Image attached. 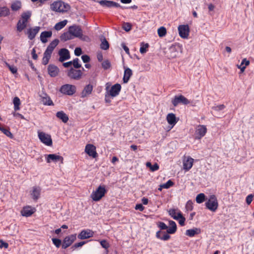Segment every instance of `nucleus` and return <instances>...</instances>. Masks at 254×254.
<instances>
[{"mask_svg":"<svg viewBox=\"0 0 254 254\" xmlns=\"http://www.w3.org/2000/svg\"><path fill=\"white\" fill-rule=\"evenodd\" d=\"M81 59L84 63H87L89 62L90 58L89 56L87 55H84L81 56Z\"/></svg>","mask_w":254,"mask_h":254,"instance_id":"56","label":"nucleus"},{"mask_svg":"<svg viewBox=\"0 0 254 254\" xmlns=\"http://www.w3.org/2000/svg\"><path fill=\"white\" fill-rule=\"evenodd\" d=\"M174 185V182L171 180H169L166 183L161 185V187L167 189L173 186Z\"/></svg>","mask_w":254,"mask_h":254,"instance_id":"49","label":"nucleus"},{"mask_svg":"<svg viewBox=\"0 0 254 254\" xmlns=\"http://www.w3.org/2000/svg\"><path fill=\"white\" fill-rule=\"evenodd\" d=\"M100 245L101 246L106 249H107L109 248L110 245L109 243L105 240H103L100 241Z\"/></svg>","mask_w":254,"mask_h":254,"instance_id":"53","label":"nucleus"},{"mask_svg":"<svg viewBox=\"0 0 254 254\" xmlns=\"http://www.w3.org/2000/svg\"><path fill=\"white\" fill-rule=\"evenodd\" d=\"M82 54V50L80 48H76L74 50V54L76 56H79Z\"/></svg>","mask_w":254,"mask_h":254,"instance_id":"60","label":"nucleus"},{"mask_svg":"<svg viewBox=\"0 0 254 254\" xmlns=\"http://www.w3.org/2000/svg\"><path fill=\"white\" fill-rule=\"evenodd\" d=\"M51 10L60 13H65L68 11L70 6L62 0L55 1L50 5Z\"/></svg>","mask_w":254,"mask_h":254,"instance_id":"2","label":"nucleus"},{"mask_svg":"<svg viewBox=\"0 0 254 254\" xmlns=\"http://www.w3.org/2000/svg\"><path fill=\"white\" fill-rule=\"evenodd\" d=\"M125 71L123 80L124 83H127L128 82L130 77L132 75V71L131 69L128 67H124Z\"/></svg>","mask_w":254,"mask_h":254,"instance_id":"25","label":"nucleus"},{"mask_svg":"<svg viewBox=\"0 0 254 254\" xmlns=\"http://www.w3.org/2000/svg\"><path fill=\"white\" fill-rule=\"evenodd\" d=\"M59 40L57 39L52 41L47 47L46 50L44 53L43 58L42 59V64L46 65L48 64L51 57V55L56 46L58 45Z\"/></svg>","mask_w":254,"mask_h":254,"instance_id":"1","label":"nucleus"},{"mask_svg":"<svg viewBox=\"0 0 254 254\" xmlns=\"http://www.w3.org/2000/svg\"><path fill=\"white\" fill-rule=\"evenodd\" d=\"M76 86L74 85L69 84H64L62 85L60 89V92L63 94L68 96L73 95L76 92Z\"/></svg>","mask_w":254,"mask_h":254,"instance_id":"7","label":"nucleus"},{"mask_svg":"<svg viewBox=\"0 0 254 254\" xmlns=\"http://www.w3.org/2000/svg\"><path fill=\"white\" fill-rule=\"evenodd\" d=\"M179 35L183 38H187L189 35L190 28L188 25H181L178 27Z\"/></svg>","mask_w":254,"mask_h":254,"instance_id":"16","label":"nucleus"},{"mask_svg":"<svg viewBox=\"0 0 254 254\" xmlns=\"http://www.w3.org/2000/svg\"><path fill=\"white\" fill-rule=\"evenodd\" d=\"M107 192L104 185H100L95 191H93L91 194V197L95 201H99Z\"/></svg>","mask_w":254,"mask_h":254,"instance_id":"5","label":"nucleus"},{"mask_svg":"<svg viewBox=\"0 0 254 254\" xmlns=\"http://www.w3.org/2000/svg\"><path fill=\"white\" fill-rule=\"evenodd\" d=\"M207 132V128L204 125L197 126L195 132V139H200L203 137Z\"/></svg>","mask_w":254,"mask_h":254,"instance_id":"13","label":"nucleus"},{"mask_svg":"<svg viewBox=\"0 0 254 254\" xmlns=\"http://www.w3.org/2000/svg\"><path fill=\"white\" fill-rule=\"evenodd\" d=\"M225 108V106L223 104L219 105L213 107V109L217 111L223 110Z\"/></svg>","mask_w":254,"mask_h":254,"instance_id":"55","label":"nucleus"},{"mask_svg":"<svg viewBox=\"0 0 254 254\" xmlns=\"http://www.w3.org/2000/svg\"><path fill=\"white\" fill-rule=\"evenodd\" d=\"M10 10L6 6L0 7V17H6L9 15Z\"/></svg>","mask_w":254,"mask_h":254,"instance_id":"36","label":"nucleus"},{"mask_svg":"<svg viewBox=\"0 0 254 254\" xmlns=\"http://www.w3.org/2000/svg\"><path fill=\"white\" fill-rule=\"evenodd\" d=\"M205 206L208 209L213 212H215L217 209L218 202L215 195L210 196L208 200L205 202Z\"/></svg>","mask_w":254,"mask_h":254,"instance_id":"6","label":"nucleus"},{"mask_svg":"<svg viewBox=\"0 0 254 254\" xmlns=\"http://www.w3.org/2000/svg\"><path fill=\"white\" fill-rule=\"evenodd\" d=\"M135 209L136 210H139L140 211H142L144 209V207L141 204H137L136 205Z\"/></svg>","mask_w":254,"mask_h":254,"instance_id":"64","label":"nucleus"},{"mask_svg":"<svg viewBox=\"0 0 254 254\" xmlns=\"http://www.w3.org/2000/svg\"><path fill=\"white\" fill-rule=\"evenodd\" d=\"M59 55L60 56L59 60L60 62H63L70 58L69 51L65 48L60 50L59 51Z\"/></svg>","mask_w":254,"mask_h":254,"instance_id":"18","label":"nucleus"},{"mask_svg":"<svg viewBox=\"0 0 254 254\" xmlns=\"http://www.w3.org/2000/svg\"><path fill=\"white\" fill-rule=\"evenodd\" d=\"M205 195L203 193L198 194L196 197V201L198 203H201L203 202L205 200Z\"/></svg>","mask_w":254,"mask_h":254,"instance_id":"47","label":"nucleus"},{"mask_svg":"<svg viewBox=\"0 0 254 254\" xmlns=\"http://www.w3.org/2000/svg\"><path fill=\"white\" fill-rule=\"evenodd\" d=\"M194 159L190 156H188L183 160V169L186 171H189L192 167Z\"/></svg>","mask_w":254,"mask_h":254,"instance_id":"19","label":"nucleus"},{"mask_svg":"<svg viewBox=\"0 0 254 254\" xmlns=\"http://www.w3.org/2000/svg\"><path fill=\"white\" fill-rule=\"evenodd\" d=\"M8 247V243L4 242L2 240H0V248L2 249L3 248H4L5 249H7Z\"/></svg>","mask_w":254,"mask_h":254,"instance_id":"61","label":"nucleus"},{"mask_svg":"<svg viewBox=\"0 0 254 254\" xmlns=\"http://www.w3.org/2000/svg\"><path fill=\"white\" fill-rule=\"evenodd\" d=\"M52 35L51 31L42 32L40 35V40L43 43H46L48 42L47 38L51 37Z\"/></svg>","mask_w":254,"mask_h":254,"instance_id":"27","label":"nucleus"},{"mask_svg":"<svg viewBox=\"0 0 254 254\" xmlns=\"http://www.w3.org/2000/svg\"><path fill=\"white\" fill-rule=\"evenodd\" d=\"M76 239V234H72L66 236L63 240L62 245V248L65 249L70 246L73 242Z\"/></svg>","mask_w":254,"mask_h":254,"instance_id":"12","label":"nucleus"},{"mask_svg":"<svg viewBox=\"0 0 254 254\" xmlns=\"http://www.w3.org/2000/svg\"><path fill=\"white\" fill-rule=\"evenodd\" d=\"M32 13L30 11H26L22 13L21 18L18 20L16 25L18 31L21 32L26 27L28 21Z\"/></svg>","mask_w":254,"mask_h":254,"instance_id":"3","label":"nucleus"},{"mask_svg":"<svg viewBox=\"0 0 254 254\" xmlns=\"http://www.w3.org/2000/svg\"><path fill=\"white\" fill-rule=\"evenodd\" d=\"M178 209L171 208L168 211L169 215L175 220H178Z\"/></svg>","mask_w":254,"mask_h":254,"instance_id":"38","label":"nucleus"},{"mask_svg":"<svg viewBox=\"0 0 254 254\" xmlns=\"http://www.w3.org/2000/svg\"><path fill=\"white\" fill-rule=\"evenodd\" d=\"M35 212V209L30 206H26L23 208L21 211V214L22 216L29 217Z\"/></svg>","mask_w":254,"mask_h":254,"instance_id":"21","label":"nucleus"},{"mask_svg":"<svg viewBox=\"0 0 254 254\" xmlns=\"http://www.w3.org/2000/svg\"><path fill=\"white\" fill-rule=\"evenodd\" d=\"M85 152L89 156L96 158L97 156L96 147L91 144H87L85 148Z\"/></svg>","mask_w":254,"mask_h":254,"instance_id":"17","label":"nucleus"},{"mask_svg":"<svg viewBox=\"0 0 254 254\" xmlns=\"http://www.w3.org/2000/svg\"><path fill=\"white\" fill-rule=\"evenodd\" d=\"M48 73L51 77H56L59 72L58 67L54 65L50 64L48 67Z\"/></svg>","mask_w":254,"mask_h":254,"instance_id":"24","label":"nucleus"},{"mask_svg":"<svg viewBox=\"0 0 254 254\" xmlns=\"http://www.w3.org/2000/svg\"><path fill=\"white\" fill-rule=\"evenodd\" d=\"M157 33L160 37H163L166 34L167 31L164 27H161L158 29Z\"/></svg>","mask_w":254,"mask_h":254,"instance_id":"46","label":"nucleus"},{"mask_svg":"<svg viewBox=\"0 0 254 254\" xmlns=\"http://www.w3.org/2000/svg\"><path fill=\"white\" fill-rule=\"evenodd\" d=\"M86 243V242H85V241H82V242H80L75 243L72 246L71 248L74 250L77 248L81 247L82 246H83Z\"/></svg>","mask_w":254,"mask_h":254,"instance_id":"52","label":"nucleus"},{"mask_svg":"<svg viewBox=\"0 0 254 254\" xmlns=\"http://www.w3.org/2000/svg\"><path fill=\"white\" fill-rule=\"evenodd\" d=\"M1 131L7 137H9L10 138H13V135L12 133L10 132V129L9 128H5L3 127L2 128V130Z\"/></svg>","mask_w":254,"mask_h":254,"instance_id":"44","label":"nucleus"},{"mask_svg":"<svg viewBox=\"0 0 254 254\" xmlns=\"http://www.w3.org/2000/svg\"><path fill=\"white\" fill-rule=\"evenodd\" d=\"M38 133L39 138L43 143L47 146L52 145V139L50 135L42 131H38Z\"/></svg>","mask_w":254,"mask_h":254,"instance_id":"9","label":"nucleus"},{"mask_svg":"<svg viewBox=\"0 0 254 254\" xmlns=\"http://www.w3.org/2000/svg\"><path fill=\"white\" fill-rule=\"evenodd\" d=\"M56 117L61 120L64 123L68 121V116L64 111H59L56 113Z\"/></svg>","mask_w":254,"mask_h":254,"instance_id":"29","label":"nucleus"},{"mask_svg":"<svg viewBox=\"0 0 254 254\" xmlns=\"http://www.w3.org/2000/svg\"><path fill=\"white\" fill-rule=\"evenodd\" d=\"M121 88V85L120 84L116 83L111 87L108 93L113 98L116 97L120 94Z\"/></svg>","mask_w":254,"mask_h":254,"instance_id":"20","label":"nucleus"},{"mask_svg":"<svg viewBox=\"0 0 254 254\" xmlns=\"http://www.w3.org/2000/svg\"><path fill=\"white\" fill-rule=\"evenodd\" d=\"M254 195L252 194L248 195L246 197V202L248 205H250L253 201Z\"/></svg>","mask_w":254,"mask_h":254,"instance_id":"59","label":"nucleus"},{"mask_svg":"<svg viewBox=\"0 0 254 254\" xmlns=\"http://www.w3.org/2000/svg\"><path fill=\"white\" fill-rule=\"evenodd\" d=\"M22 4L20 1L15 0L13 1L11 4V8L12 10L16 11L21 9Z\"/></svg>","mask_w":254,"mask_h":254,"instance_id":"33","label":"nucleus"},{"mask_svg":"<svg viewBox=\"0 0 254 254\" xmlns=\"http://www.w3.org/2000/svg\"><path fill=\"white\" fill-rule=\"evenodd\" d=\"M32 56L33 59L36 60L38 59V56L36 53V50L35 48H33L32 50Z\"/></svg>","mask_w":254,"mask_h":254,"instance_id":"63","label":"nucleus"},{"mask_svg":"<svg viewBox=\"0 0 254 254\" xmlns=\"http://www.w3.org/2000/svg\"><path fill=\"white\" fill-rule=\"evenodd\" d=\"M99 3L103 7L111 8L113 7H121L123 8V6L116 2L107 0H101L98 1Z\"/></svg>","mask_w":254,"mask_h":254,"instance_id":"15","label":"nucleus"},{"mask_svg":"<svg viewBox=\"0 0 254 254\" xmlns=\"http://www.w3.org/2000/svg\"><path fill=\"white\" fill-rule=\"evenodd\" d=\"M67 23V20H64L56 23L54 28L56 30L59 31L63 29L66 25Z\"/></svg>","mask_w":254,"mask_h":254,"instance_id":"37","label":"nucleus"},{"mask_svg":"<svg viewBox=\"0 0 254 254\" xmlns=\"http://www.w3.org/2000/svg\"><path fill=\"white\" fill-rule=\"evenodd\" d=\"M13 103L14 104V109L15 111L19 110L20 108L19 106L20 105V101L18 97H15L14 98L13 100Z\"/></svg>","mask_w":254,"mask_h":254,"instance_id":"41","label":"nucleus"},{"mask_svg":"<svg viewBox=\"0 0 254 254\" xmlns=\"http://www.w3.org/2000/svg\"><path fill=\"white\" fill-rule=\"evenodd\" d=\"M122 28L125 31L128 32L131 29V25L129 23L124 22L123 24Z\"/></svg>","mask_w":254,"mask_h":254,"instance_id":"50","label":"nucleus"},{"mask_svg":"<svg viewBox=\"0 0 254 254\" xmlns=\"http://www.w3.org/2000/svg\"><path fill=\"white\" fill-rule=\"evenodd\" d=\"M68 30L70 31L72 36H73V38H81L83 35L82 30L79 26H71L69 27Z\"/></svg>","mask_w":254,"mask_h":254,"instance_id":"11","label":"nucleus"},{"mask_svg":"<svg viewBox=\"0 0 254 254\" xmlns=\"http://www.w3.org/2000/svg\"><path fill=\"white\" fill-rule=\"evenodd\" d=\"M101 41L102 43L100 45V48L104 50L108 49L109 48V44L106 39L104 38L103 39H101Z\"/></svg>","mask_w":254,"mask_h":254,"instance_id":"40","label":"nucleus"},{"mask_svg":"<svg viewBox=\"0 0 254 254\" xmlns=\"http://www.w3.org/2000/svg\"><path fill=\"white\" fill-rule=\"evenodd\" d=\"M94 233V232L90 229H84L78 234L77 238L80 240L89 239L93 236Z\"/></svg>","mask_w":254,"mask_h":254,"instance_id":"14","label":"nucleus"},{"mask_svg":"<svg viewBox=\"0 0 254 254\" xmlns=\"http://www.w3.org/2000/svg\"><path fill=\"white\" fill-rule=\"evenodd\" d=\"M41 102L45 105L52 106L54 103L50 97L45 94L44 96L42 97Z\"/></svg>","mask_w":254,"mask_h":254,"instance_id":"35","label":"nucleus"},{"mask_svg":"<svg viewBox=\"0 0 254 254\" xmlns=\"http://www.w3.org/2000/svg\"><path fill=\"white\" fill-rule=\"evenodd\" d=\"M177 229L174 228L173 227L170 226L169 228L167 229V234H174L176 232Z\"/></svg>","mask_w":254,"mask_h":254,"instance_id":"58","label":"nucleus"},{"mask_svg":"<svg viewBox=\"0 0 254 254\" xmlns=\"http://www.w3.org/2000/svg\"><path fill=\"white\" fill-rule=\"evenodd\" d=\"M41 189L39 187H34L31 193L33 199L37 200L40 197Z\"/></svg>","mask_w":254,"mask_h":254,"instance_id":"30","label":"nucleus"},{"mask_svg":"<svg viewBox=\"0 0 254 254\" xmlns=\"http://www.w3.org/2000/svg\"><path fill=\"white\" fill-rule=\"evenodd\" d=\"M46 162L48 163H51L52 161L57 162H61V164L64 163V158L60 155H58L56 154H50L45 155Z\"/></svg>","mask_w":254,"mask_h":254,"instance_id":"10","label":"nucleus"},{"mask_svg":"<svg viewBox=\"0 0 254 254\" xmlns=\"http://www.w3.org/2000/svg\"><path fill=\"white\" fill-rule=\"evenodd\" d=\"M171 102L174 107H177L180 104L187 105L191 103L189 99L182 94L175 96L172 99Z\"/></svg>","mask_w":254,"mask_h":254,"instance_id":"8","label":"nucleus"},{"mask_svg":"<svg viewBox=\"0 0 254 254\" xmlns=\"http://www.w3.org/2000/svg\"><path fill=\"white\" fill-rule=\"evenodd\" d=\"M84 68L82 67L81 69L80 68H75L71 67L69 69L66 71L67 76L71 79L75 80H79L82 78L83 75V72Z\"/></svg>","mask_w":254,"mask_h":254,"instance_id":"4","label":"nucleus"},{"mask_svg":"<svg viewBox=\"0 0 254 254\" xmlns=\"http://www.w3.org/2000/svg\"><path fill=\"white\" fill-rule=\"evenodd\" d=\"M178 221L179 224L183 226L185 225V222L186 220V218L183 216L181 211H178Z\"/></svg>","mask_w":254,"mask_h":254,"instance_id":"43","label":"nucleus"},{"mask_svg":"<svg viewBox=\"0 0 254 254\" xmlns=\"http://www.w3.org/2000/svg\"><path fill=\"white\" fill-rule=\"evenodd\" d=\"M200 233V230L198 228H193L191 229H188L186 232V235L190 237H192L196 234H198Z\"/></svg>","mask_w":254,"mask_h":254,"instance_id":"31","label":"nucleus"},{"mask_svg":"<svg viewBox=\"0 0 254 254\" xmlns=\"http://www.w3.org/2000/svg\"><path fill=\"white\" fill-rule=\"evenodd\" d=\"M177 51L175 47H171L169 49L167 57L169 59H174L177 57Z\"/></svg>","mask_w":254,"mask_h":254,"instance_id":"32","label":"nucleus"},{"mask_svg":"<svg viewBox=\"0 0 254 254\" xmlns=\"http://www.w3.org/2000/svg\"><path fill=\"white\" fill-rule=\"evenodd\" d=\"M72 65L73 68H82L81 64L79 63V60L78 58H75L71 61Z\"/></svg>","mask_w":254,"mask_h":254,"instance_id":"42","label":"nucleus"},{"mask_svg":"<svg viewBox=\"0 0 254 254\" xmlns=\"http://www.w3.org/2000/svg\"><path fill=\"white\" fill-rule=\"evenodd\" d=\"M159 168V166L157 163H155L154 165H152V167L150 169V170L152 172L156 171L158 170Z\"/></svg>","mask_w":254,"mask_h":254,"instance_id":"62","label":"nucleus"},{"mask_svg":"<svg viewBox=\"0 0 254 254\" xmlns=\"http://www.w3.org/2000/svg\"><path fill=\"white\" fill-rule=\"evenodd\" d=\"M102 66L105 70L109 69L111 67L110 62L108 60H104L102 63Z\"/></svg>","mask_w":254,"mask_h":254,"instance_id":"48","label":"nucleus"},{"mask_svg":"<svg viewBox=\"0 0 254 254\" xmlns=\"http://www.w3.org/2000/svg\"><path fill=\"white\" fill-rule=\"evenodd\" d=\"M40 27L39 26H36L34 28H30L28 29L27 34L28 37L30 40H33L35 38L36 35L39 32Z\"/></svg>","mask_w":254,"mask_h":254,"instance_id":"22","label":"nucleus"},{"mask_svg":"<svg viewBox=\"0 0 254 254\" xmlns=\"http://www.w3.org/2000/svg\"><path fill=\"white\" fill-rule=\"evenodd\" d=\"M156 237L158 239L163 241H167L170 238V236L168 234L161 231L157 232Z\"/></svg>","mask_w":254,"mask_h":254,"instance_id":"28","label":"nucleus"},{"mask_svg":"<svg viewBox=\"0 0 254 254\" xmlns=\"http://www.w3.org/2000/svg\"><path fill=\"white\" fill-rule=\"evenodd\" d=\"M186 209L187 211H191L193 209V203L190 200H188L186 204Z\"/></svg>","mask_w":254,"mask_h":254,"instance_id":"51","label":"nucleus"},{"mask_svg":"<svg viewBox=\"0 0 254 254\" xmlns=\"http://www.w3.org/2000/svg\"><path fill=\"white\" fill-rule=\"evenodd\" d=\"M73 38V36H72L69 30L67 32H64L63 34H62L60 36L61 40L64 42L69 40L72 39Z\"/></svg>","mask_w":254,"mask_h":254,"instance_id":"34","label":"nucleus"},{"mask_svg":"<svg viewBox=\"0 0 254 254\" xmlns=\"http://www.w3.org/2000/svg\"><path fill=\"white\" fill-rule=\"evenodd\" d=\"M158 226L160 228L161 230H165L168 228L167 226L166 225V224L163 222H159L158 223Z\"/></svg>","mask_w":254,"mask_h":254,"instance_id":"57","label":"nucleus"},{"mask_svg":"<svg viewBox=\"0 0 254 254\" xmlns=\"http://www.w3.org/2000/svg\"><path fill=\"white\" fill-rule=\"evenodd\" d=\"M52 242H53V244L57 248H59L60 247V246L61 245V243H62L61 240L59 239L53 238Z\"/></svg>","mask_w":254,"mask_h":254,"instance_id":"54","label":"nucleus"},{"mask_svg":"<svg viewBox=\"0 0 254 254\" xmlns=\"http://www.w3.org/2000/svg\"><path fill=\"white\" fill-rule=\"evenodd\" d=\"M148 48L149 44L148 43L145 44L144 42H141L140 43V48L139 49L140 53L143 54L146 53Z\"/></svg>","mask_w":254,"mask_h":254,"instance_id":"39","label":"nucleus"},{"mask_svg":"<svg viewBox=\"0 0 254 254\" xmlns=\"http://www.w3.org/2000/svg\"><path fill=\"white\" fill-rule=\"evenodd\" d=\"M93 85L89 84L86 85L81 93V97L85 98L88 96L92 93L93 90Z\"/></svg>","mask_w":254,"mask_h":254,"instance_id":"23","label":"nucleus"},{"mask_svg":"<svg viewBox=\"0 0 254 254\" xmlns=\"http://www.w3.org/2000/svg\"><path fill=\"white\" fill-rule=\"evenodd\" d=\"M166 120L168 124L174 127L178 122L176 115L173 113H169L166 117Z\"/></svg>","mask_w":254,"mask_h":254,"instance_id":"26","label":"nucleus"},{"mask_svg":"<svg viewBox=\"0 0 254 254\" xmlns=\"http://www.w3.org/2000/svg\"><path fill=\"white\" fill-rule=\"evenodd\" d=\"M4 64L9 68L10 71L13 74L17 73V69L16 67L13 65H10L8 63H7L5 61H3Z\"/></svg>","mask_w":254,"mask_h":254,"instance_id":"45","label":"nucleus"}]
</instances>
